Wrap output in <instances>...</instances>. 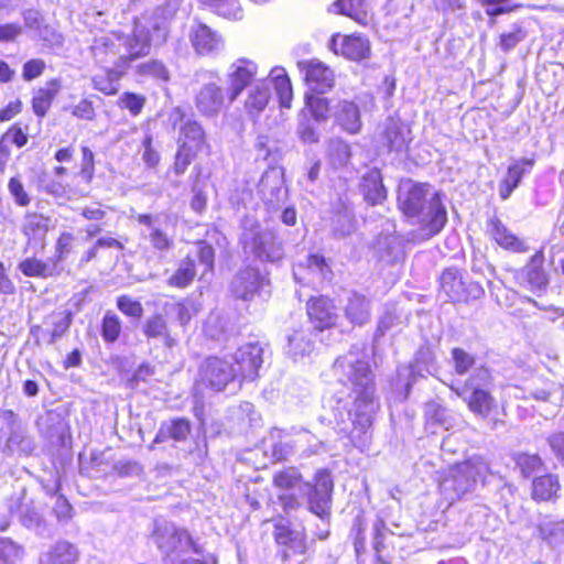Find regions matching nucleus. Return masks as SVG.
<instances>
[{
  "label": "nucleus",
  "instance_id": "55",
  "mask_svg": "<svg viewBox=\"0 0 564 564\" xmlns=\"http://www.w3.org/2000/svg\"><path fill=\"white\" fill-rule=\"evenodd\" d=\"M388 531L387 524L384 520L378 519L373 523L372 528V547L375 550V558L376 562L379 564H391L390 562L386 561L383 556L381 555V552L386 549L384 544V536L386 532Z\"/></svg>",
  "mask_w": 564,
  "mask_h": 564
},
{
  "label": "nucleus",
  "instance_id": "59",
  "mask_svg": "<svg viewBox=\"0 0 564 564\" xmlns=\"http://www.w3.org/2000/svg\"><path fill=\"white\" fill-rule=\"evenodd\" d=\"M8 191L18 206L26 207L30 205L31 196L26 192L23 182L18 176H11L9 178Z\"/></svg>",
  "mask_w": 564,
  "mask_h": 564
},
{
  "label": "nucleus",
  "instance_id": "47",
  "mask_svg": "<svg viewBox=\"0 0 564 564\" xmlns=\"http://www.w3.org/2000/svg\"><path fill=\"white\" fill-rule=\"evenodd\" d=\"M536 530L541 540L550 544H564V519L543 521Z\"/></svg>",
  "mask_w": 564,
  "mask_h": 564
},
{
  "label": "nucleus",
  "instance_id": "10",
  "mask_svg": "<svg viewBox=\"0 0 564 564\" xmlns=\"http://www.w3.org/2000/svg\"><path fill=\"white\" fill-rule=\"evenodd\" d=\"M273 540L280 549L283 562L297 555H305L310 550L305 529L294 530L290 522H283L281 517L273 524Z\"/></svg>",
  "mask_w": 564,
  "mask_h": 564
},
{
  "label": "nucleus",
  "instance_id": "28",
  "mask_svg": "<svg viewBox=\"0 0 564 564\" xmlns=\"http://www.w3.org/2000/svg\"><path fill=\"white\" fill-rule=\"evenodd\" d=\"M189 41L195 52L199 55H209L218 51L221 44V37L203 23H197L193 26Z\"/></svg>",
  "mask_w": 564,
  "mask_h": 564
},
{
  "label": "nucleus",
  "instance_id": "2",
  "mask_svg": "<svg viewBox=\"0 0 564 564\" xmlns=\"http://www.w3.org/2000/svg\"><path fill=\"white\" fill-rule=\"evenodd\" d=\"M476 379L489 383L492 380L491 370L481 365L476 376L468 377L460 386H449V389L463 400L468 411L476 417L490 421L492 426L502 424L499 414V404L492 392L476 382Z\"/></svg>",
  "mask_w": 564,
  "mask_h": 564
},
{
  "label": "nucleus",
  "instance_id": "19",
  "mask_svg": "<svg viewBox=\"0 0 564 564\" xmlns=\"http://www.w3.org/2000/svg\"><path fill=\"white\" fill-rule=\"evenodd\" d=\"M141 330L148 341L161 340L163 347L167 349H172L180 341L177 333L171 329L166 317L159 312L153 313L143 322Z\"/></svg>",
  "mask_w": 564,
  "mask_h": 564
},
{
  "label": "nucleus",
  "instance_id": "11",
  "mask_svg": "<svg viewBox=\"0 0 564 564\" xmlns=\"http://www.w3.org/2000/svg\"><path fill=\"white\" fill-rule=\"evenodd\" d=\"M308 323L316 332L335 328L338 324V312L334 299L326 294L311 295L305 303Z\"/></svg>",
  "mask_w": 564,
  "mask_h": 564
},
{
  "label": "nucleus",
  "instance_id": "42",
  "mask_svg": "<svg viewBox=\"0 0 564 564\" xmlns=\"http://www.w3.org/2000/svg\"><path fill=\"white\" fill-rule=\"evenodd\" d=\"M122 332L123 322L121 317L111 310L106 311L99 325V334L104 343H116L121 337Z\"/></svg>",
  "mask_w": 564,
  "mask_h": 564
},
{
  "label": "nucleus",
  "instance_id": "49",
  "mask_svg": "<svg viewBox=\"0 0 564 564\" xmlns=\"http://www.w3.org/2000/svg\"><path fill=\"white\" fill-rule=\"evenodd\" d=\"M516 467L520 470L522 476L530 477L531 475L540 471L544 467V463L540 455L535 453L521 452L513 456Z\"/></svg>",
  "mask_w": 564,
  "mask_h": 564
},
{
  "label": "nucleus",
  "instance_id": "61",
  "mask_svg": "<svg viewBox=\"0 0 564 564\" xmlns=\"http://www.w3.org/2000/svg\"><path fill=\"white\" fill-rule=\"evenodd\" d=\"M149 240L151 246L155 251H159L161 253L167 252L174 248V238L173 236H169L163 229L161 228H153L150 231Z\"/></svg>",
  "mask_w": 564,
  "mask_h": 564
},
{
  "label": "nucleus",
  "instance_id": "31",
  "mask_svg": "<svg viewBox=\"0 0 564 564\" xmlns=\"http://www.w3.org/2000/svg\"><path fill=\"white\" fill-rule=\"evenodd\" d=\"M345 317L352 326L361 327L371 319L369 300L359 292H351L344 308Z\"/></svg>",
  "mask_w": 564,
  "mask_h": 564
},
{
  "label": "nucleus",
  "instance_id": "14",
  "mask_svg": "<svg viewBox=\"0 0 564 564\" xmlns=\"http://www.w3.org/2000/svg\"><path fill=\"white\" fill-rule=\"evenodd\" d=\"M297 68L303 74V83L307 87L306 91L328 93L334 89L336 75L326 63L317 58H311L297 62Z\"/></svg>",
  "mask_w": 564,
  "mask_h": 564
},
{
  "label": "nucleus",
  "instance_id": "22",
  "mask_svg": "<svg viewBox=\"0 0 564 564\" xmlns=\"http://www.w3.org/2000/svg\"><path fill=\"white\" fill-rule=\"evenodd\" d=\"M195 105L203 116H215L227 102V93L224 94L223 88L215 83H208L202 86L195 97Z\"/></svg>",
  "mask_w": 564,
  "mask_h": 564
},
{
  "label": "nucleus",
  "instance_id": "33",
  "mask_svg": "<svg viewBox=\"0 0 564 564\" xmlns=\"http://www.w3.org/2000/svg\"><path fill=\"white\" fill-rule=\"evenodd\" d=\"M128 67L118 59L116 67L107 68L104 75L91 78L93 88L105 96H116L119 93V82L126 75Z\"/></svg>",
  "mask_w": 564,
  "mask_h": 564
},
{
  "label": "nucleus",
  "instance_id": "53",
  "mask_svg": "<svg viewBox=\"0 0 564 564\" xmlns=\"http://www.w3.org/2000/svg\"><path fill=\"white\" fill-rule=\"evenodd\" d=\"M24 550L9 538H0V564H15L22 560Z\"/></svg>",
  "mask_w": 564,
  "mask_h": 564
},
{
  "label": "nucleus",
  "instance_id": "3",
  "mask_svg": "<svg viewBox=\"0 0 564 564\" xmlns=\"http://www.w3.org/2000/svg\"><path fill=\"white\" fill-rule=\"evenodd\" d=\"M333 368L338 382L351 388L356 394L354 405L371 408L375 401V380L369 364L362 359L349 361L345 357H338Z\"/></svg>",
  "mask_w": 564,
  "mask_h": 564
},
{
  "label": "nucleus",
  "instance_id": "13",
  "mask_svg": "<svg viewBox=\"0 0 564 564\" xmlns=\"http://www.w3.org/2000/svg\"><path fill=\"white\" fill-rule=\"evenodd\" d=\"M153 33L156 34V41L159 43L166 42L169 35L167 31L160 24H154L151 29L134 30L127 40L128 53L120 56V63L129 68L131 62L149 55L151 44L154 40Z\"/></svg>",
  "mask_w": 564,
  "mask_h": 564
},
{
  "label": "nucleus",
  "instance_id": "24",
  "mask_svg": "<svg viewBox=\"0 0 564 564\" xmlns=\"http://www.w3.org/2000/svg\"><path fill=\"white\" fill-rule=\"evenodd\" d=\"M488 232L491 239L503 250L514 253H524L529 250L525 241L511 232L497 217L488 220Z\"/></svg>",
  "mask_w": 564,
  "mask_h": 564
},
{
  "label": "nucleus",
  "instance_id": "46",
  "mask_svg": "<svg viewBox=\"0 0 564 564\" xmlns=\"http://www.w3.org/2000/svg\"><path fill=\"white\" fill-rule=\"evenodd\" d=\"M46 319H51L52 326L46 343L52 345L68 332L73 323V313L70 311L52 312Z\"/></svg>",
  "mask_w": 564,
  "mask_h": 564
},
{
  "label": "nucleus",
  "instance_id": "9",
  "mask_svg": "<svg viewBox=\"0 0 564 564\" xmlns=\"http://www.w3.org/2000/svg\"><path fill=\"white\" fill-rule=\"evenodd\" d=\"M304 484L303 475L295 466H286L273 473L272 486L279 491L278 501L284 513L288 514L301 507L300 498L294 491Z\"/></svg>",
  "mask_w": 564,
  "mask_h": 564
},
{
  "label": "nucleus",
  "instance_id": "32",
  "mask_svg": "<svg viewBox=\"0 0 564 564\" xmlns=\"http://www.w3.org/2000/svg\"><path fill=\"white\" fill-rule=\"evenodd\" d=\"M251 251L261 261H276L282 258V243L273 234H258L251 239Z\"/></svg>",
  "mask_w": 564,
  "mask_h": 564
},
{
  "label": "nucleus",
  "instance_id": "48",
  "mask_svg": "<svg viewBox=\"0 0 564 564\" xmlns=\"http://www.w3.org/2000/svg\"><path fill=\"white\" fill-rule=\"evenodd\" d=\"M80 165L75 174L84 184L93 183L96 174V155L88 145L80 147Z\"/></svg>",
  "mask_w": 564,
  "mask_h": 564
},
{
  "label": "nucleus",
  "instance_id": "40",
  "mask_svg": "<svg viewBox=\"0 0 564 564\" xmlns=\"http://www.w3.org/2000/svg\"><path fill=\"white\" fill-rule=\"evenodd\" d=\"M79 552L77 547L67 541H57L45 553V564H77Z\"/></svg>",
  "mask_w": 564,
  "mask_h": 564
},
{
  "label": "nucleus",
  "instance_id": "38",
  "mask_svg": "<svg viewBox=\"0 0 564 564\" xmlns=\"http://www.w3.org/2000/svg\"><path fill=\"white\" fill-rule=\"evenodd\" d=\"M62 164L53 169L54 177L47 178L43 186L44 192L54 198H69L73 193L72 186L67 182L69 171Z\"/></svg>",
  "mask_w": 564,
  "mask_h": 564
},
{
  "label": "nucleus",
  "instance_id": "51",
  "mask_svg": "<svg viewBox=\"0 0 564 564\" xmlns=\"http://www.w3.org/2000/svg\"><path fill=\"white\" fill-rule=\"evenodd\" d=\"M145 102V96L133 91H123L117 100V106L128 110L132 117H138L143 111Z\"/></svg>",
  "mask_w": 564,
  "mask_h": 564
},
{
  "label": "nucleus",
  "instance_id": "15",
  "mask_svg": "<svg viewBox=\"0 0 564 564\" xmlns=\"http://www.w3.org/2000/svg\"><path fill=\"white\" fill-rule=\"evenodd\" d=\"M334 481L328 469H318L307 495L308 510L319 518L327 517L330 511Z\"/></svg>",
  "mask_w": 564,
  "mask_h": 564
},
{
  "label": "nucleus",
  "instance_id": "27",
  "mask_svg": "<svg viewBox=\"0 0 564 564\" xmlns=\"http://www.w3.org/2000/svg\"><path fill=\"white\" fill-rule=\"evenodd\" d=\"M193 424L189 419L178 416L170 421L162 422L156 432L153 442L163 443L166 441L184 442L192 433Z\"/></svg>",
  "mask_w": 564,
  "mask_h": 564
},
{
  "label": "nucleus",
  "instance_id": "18",
  "mask_svg": "<svg viewBox=\"0 0 564 564\" xmlns=\"http://www.w3.org/2000/svg\"><path fill=\"white\" fill-rule=\"evenodd\" d=\"M518 279L521 285L533 293L541 294L547 289L550 279L544 269L543 249L536 250L529 258L525 265L519 271Z\"/></svg>",
  "mask_w": 564,
  "mask_h": 564
},
{
  "label": "nucleus",
  "instance_id": "6",
  "mask_svg": "<svg viewBox=\"0 0 564 564\" xmlns=\"http://www.w3.org/2000/svg\"><path fill=\"white\" fill-rule=\"evenodd\" d=\"M436 485L438 492L454 503L473 491L476 478L469 466L456 463L436 471Z\"/></svg>",
  "mask_w": 564,
  "mask_h": 564
},
{
  "label": "nucleus",
  "instance_id": "62",
  "mask_svg": "<svg viewBox=\"0 0 564 564\" xmlns=\"http://www.w3.org/2000/svg\"><path fill=\"white\" fill-rule=\"evenodd\" d=\"M527 36L525 30L521 25H514L513 30L508 33H502L499 36L500 48L507 53L513 50Z\"/></svg>",
  "mask_w": 564,
  "mask_h": 564
},
{
  "label": "nucleus",
  "instance_id": "45",
  "mask_svg": "<svg viewBox=\"0 0 564 564\" xmlns=\"http://www.w3.org/2000/svg\"><path fill=\"white\" fill-rule=\"evenodd\" d=\"M50 217L41 213H26L22 232L29 239L41 238L48 232Z\"/></svg>",
  "mask_w": 564,
  "mask_h": 564
},
{
  "label": "nucleus",
  "instance_id": "56",
  "mask_svg": "<svg viewBox=\"0 0 564 564\" xmlns=\"http://www.w3.org/2000/svg\"><path fill=\"white\" fill-rule=\"evenodd\" d=\"M197 151H193L188 148H178L174 154L172 171L176 176L183 175L189 165L197 159Z\"/></svg>",
  "mask_w": 564,
  "mask_h": 564
},
{
  "label": "nucleus",
  "instance_id": "63",
  "mask_svg": "<svg viewBox=\"0 0 564 564\" xmlns=\"http://www.w3.org/2000/svg\"><path fill=\"white\" fill-rule=\"evenodd\" d=\"M70 113L79 120L93 121L96 118V107L90 98H82L72 107Z\"/></svg>",
  "mask_w": 564,
  "mask_h": 564
},
{
  "label": "nucleus",
  "instance_id": "50",
  "mask_svg": "<svg viewBox=\"0 0 564 564\" xmlns=\"http://www.w3.org/2000/svg\"><path fill=\"white\" fill-rule=\"evenodd\" d=\"M102 248H116L123 250V243L112 237H100L98 238L87 251L79 258L78 267H84L88 262L95 260L98 257L99 250Z\"/></svg>",
  "mask_w": 564,
  "mask_h": 564
},
{
  "label": "nucleus",
  "instance_id": "12",
  "mask_svg": "<svg viewBox=\"0 0 564 564\" xmlns=\"http://www.w3.org/2000/svg\"><path fill=\"white\" fill-rule=\"evenodd\" d=\"M199 380L214 391H223L228 384L237 382L230 359L218 356L205 358L198 368Z\"/></svg>",
  "mask_w": 564,
  "mask_h": 564
},
{
  "label": "nucleus",
  "instance_id": "52",
  "mask_svg": "<svg viewBox=\"0 0 564 564\" xmlns=\"http://www.w3.org/2000/svg\"><path fill=\"white\" fill-rule=\"evenodd\" d=\"M451 356L454 371L458 376L466 375L476 364V357L462 347L452 348Z\"/></svg>",
  "mask_w": 564,
  "mask_h": 564
},
{
  "label": "nucleus",
  "instance_id": "57",
  "mask_svg": "<svg viewBox=\"0 0 564 564\" xmlns=\"http://www.w3.org/2000/svg\"><path fill=\"white\" fill-rule=\"evenodd\" d=\"M46 62L40 57L26 59L22 64L21 77L25 83H31L40 78L46 70Z\"/></svg>",
  "mask_w": 564,
  "mask_h": 564
},
{
  "label": "nucleus",
  "instance_id": "37",
  "mask_svg": "<svg viewBox=\"0 0 564 564\" xmlns=\"http://www.w3.org/2000/svg\"><path fill=\"white\" fill-rule=\"evenodd\" d=\"M335 13L349 18L361 26L369 24V12L365 0H335Z\"/></svg>",
  "mask_w": 564,
  "mask_h": 564
},
{
  "label": "nucleus",
  "instance_id": "21",
  "mask_svg": "<svg viewBox=\"0 0 564 564\" xmlns=\"http://www.w3.org/2000/svg\"><path fill=\"white\" fill-rule=\"evenodd\" d=\"M332 117L334 123L348 134H357L362 128L360 109L351 99H338Z\"/></svg>",
  "mask_w": 564,
  "mask_h": 564
},
{
  "label": "nucleus",
  "instance_id": "60",
  "mask_svg": "<svg viewBox=\"0 0 564 564\" xmlns=\"http://www.w3.org/2000/svg\"><path fill=\"white\" fill-rule=\"evenodd\" d=\"M366 521L362 517L355 518L351 527L352 544L356 556L359 557L366 551Z\"/></svg>",
  "mask_w": 564,
  "mask_h": 564
},
{
  "label": "nucleus",
  "instance_id": "26",
  "mask_svg": "<svg viewBox=\"0 0 564 564\" xmlns=\"http://www.w3.org/2000/svg\"><path fill=\"white\" fill-rule=\"evenodd\" d=\"M534 165V159L522 158L507 167L505 177L499 183V195L502 200L508 199L519 186L523 175Z\"/></svg>",
  "mask_w": 564,
  "mask_h": 564
},
{
  "label": "nucleus",
  "instance_id": "16",
  "mask_svg": "<svg viewBox=\"0 0 564 564\" xmlns=\"http://www.w3.org/2000/svg\"><path fill=\"white\" fill-rule=\"evenodd\" d=\"M332 50L336 55L352 62H361L371 56V43L366 35L351 33L332 36Z\"/></svg>",
  "mask_w": 564,
  "mask_h": 564
},
{
  "label": "nucleus",
  "instance_id": "36",
  "mask_svg": "<svg viewBox=\"0 0 564 564\" xmlns=\"http://www.w3.org/2000/svg\"><path fill=\"white\" fill-rule=\"evenodd\" d=\"M561 485L558 477L553 474H544L532 480V499L536 502L555 500L558 497Z\"/></svg>",
  "mask_w": 564,
  "mask_h": 564
},
{
  "label": "nucleus",
  "instance_id": "1",
  "mask_svg": "<svg viewBox=\"0 0 564 564\" xmlns=\"http://www.w3.org/2000/svg\"><path fill=\"white\" fill-rule=\"evenodd\" d=\"M431 185L427 182L406 180L397 189V208L408 219H419L420 230L432 238L438 235L447 224V209L440 192H434L429 200L427 212L423 215L424 203Z\"/></svg>",
  "mask_w": 564,
  "mask_h": 564
},
{
  "label": "nucleus",
  "instance_id": "23",
  "mask_svg": "<svg viewBox=\"0 0 564 564\" xmlns=\"http://www.w3.org/2000/svg\"><path fill=\"white\" fill-rule=\"evenodd\" d=\"M62 89L59 78H51L45 86L39 87L32 94L30 105L34 116L41 122L52 109V106Z\"/></svg>",
  "mask_w": 564,
  "mask_h": 564
},
{
  "label": "nucleus",
  "instance_id": "43",
  "mask_svg": "<svg viewBox=\"0 0 564 564\" xmlns=\"http://www.w3.org/2000/svg\"><path fill=\"white\" fill-rule=\"evenodd\" d=\"M89 50L94 61L100 66L111 62L116 64V58L121 56L115 42L108 37L95 40Z\"/></svg>",
  "mask_w": 564,
  "mask_h": 564
},
{
  "label": "nucleus",
  "instance_id": "30",
  "mask_svg": "<svg viewBox=\"0 0 564 564\" xmlns=\"http://www.w3.org/2000/svg\"><path fill=\"white\" fill-rule=\"evenodd\" d=\"M325 93L305 91L303 96V110L316 122H325L334 111L333 99L325 97Z\"/></svg>",
  "mask_w": 564,
  "mask_h": 564
},
{
  "label": "nucleus",
  "instance_id": "64",
  "mask_svg": "<svg viewBox=\"0 0 564 564\" xmlns=\"http://www.w3.org/2000/svg\"><path fill=\"white\" fill-rule=\"evenodd\" d=\"M546 443L553 455L564 465V432L556 431L551 433L546 437Z\"/></svg>",
  "mask_w": 564,
  "mask_h": 564
},
{
  "label": "nucleus",
  "instance_id": "29",
  "mask_svg": "<svg viewBox=\"0 0 564 564\" xmlns=\"http://www.w3.org/2000/svg\"><path fill=\"white\" fill-rule=\"evenodd\" d=\"M177 147L183 149L188 148L197 152H202L205 149L208 150L209 144L202 124L196 120H187L182 124L180 128Z\"/></svg>",
  "mask_w": 564,
  "mask_h": 564
},
{
  "label": "nucleus",
  "instance_id": "41",
  "mask_svg": "<svg viewBox=\"0 0 564 564\" xmlns=\"http://www.w3.org/2000/svg\"><path fill=\"white\" fill-rule=\"evenodd\" d=\"M270 90L267 85H256L247 94L243 102L246 112L254 118L258 117L270 101Z\"/></svg>",
  "mask_w": 564,
  "mask_h": 564
},
{
  "label": "nucleus",
  "instance_id": "17",
  "mask_svg": "<svg viewBox=\"0 0 564 564\" xmlns=\"http://www.w3.org/2000/svg\"><path fill=\"white\" fill-rule=\"evenodd\" d=\"M358 192L368 206L382 205L388 199V187L383 182V173L380 167L367 169L358 181Z\"/></svg>",
  "mask_w": 564,
  "mask_h": 564
},
{
  "label": "nucleus",
  "instance_id": "20",
  "mask_svg": "<svg viewBox=\"0 0 564 564\" xmlns=\"http://www.w3.org/2000/svg\"><path fill=\"white\" fill-rule=\"evenodd\" d=\"M258 73V66L254 62L241 58L229 73V87L227 89V102L232 104L240 94L251 85Z\"/></svg>",
  "mask_w": 564,
  "mask_h": 564
},
{
  "label": "nucleus",
  "instance_id": "58",
  "mask_svg": "<svg viewBox=\"0 0 564 564\" xmlns=\"http://www.w3.org/2000/svg\"><path fill=\"white\" fill-rule=\"evenodd\" d=\"M74 240V234L70 231L59 234L55 242V257L52 259L55 265L61 267V262L70 253Z\"/></svg>",
  "mask_w": 564,
  "mask_h": 564
},
{
  "label": "nucleus",
  "instance_id": "4",
  "mask_svg": "<svg viewBox=\"0 0 564 564\" xmlns=\"http://www.w3.org/2000/svg\"><path fill=\"white\" fill-rule=\"evenodd\" d=\"M197 247V261L191 256L186 254L182 258L167 276L166 285L171 289L185 290L189 288L197 278V268L202 267L199 279L206 275H213L216 265V251L214 247L206 240L199 239L195 241Z\"/></svg>",
  "mask_w": 564,
  "mask_h": 564
},
{
  "label": "nucleus",
  "instance_id": "35",
  "mask_svg": "<svg viewBox=\"0 0 564 564\" xmlns=\"http://www.w3.org/2000/svg\"><path fill=\"white\" fill-rule=\"evenodd\" d=\"M368 409L354 405L352 429L347 435L354 446L369 443L368 432L372 426V416L371 411H367Z\"/></svg>",
  "mask_w": 564,
  "mask_h": 564
},
{
  "label": "nucleus",
  "instance_id": "5",
  "mask_svg": "<svg viewBox=\"0 0 564 564\" xmlns=\"http://www.w3.org/2000/svg\"><path fill=\"white\" fill-rule=\"evenodd\" d=\"M152 538L164 556L175 564H186V557L191 552L200 553L199 545L191 533L183 528L174 525L156 527L152 531Z\"/></svg>",
  "mask_w": 564,
  "mask_h": 564
},
{
  "label": "nucleus",
  "instance_id": "54",
  "mask_svg": "<svg viewBox=\"0 0 564 564\" xmlns=\"http://www.w3.org/2000/svg\"><path fill=\"white\" fill-rule=\"evenodd\" d=\"M117 308L126 316L139 321L144 314L142 303L127 294L117 296Z\"/></svg>",
  "mask_w": 564,
  "mask_h": 564
},
{
  "label": "nucleus",
  "instance_id": "7",
  "mask_svg": "<svg viewBox=\"0 0 564 564\" xmlns=\"http://www.w3.org/2000/svg\"><path fill=\"white\" fill-rule=\"evenodd\" d=\"M438 293L448 299L451 303H469L485 294L482 286L464 279L458 269L446 268L438 278Z\"/></svg>",
  "mask_w": 564,
  "mask_h": 564
},
{
  "label": "nucleus",
  "instance_id": "8",
  "mask_svg": "<svg viewBox=\"0 0 564 564\" xmlns=\"http://www.w3.org/2000/svg\"><path fill=\"white\" fill-rule=\"evenodd\" d=\"M231 366L239 386L259 378L263 364V348L259 343H246L230 356Z\"/></svg>",
  "mask_w": 564,
  "mask_h": 564
},
{
  "label": "nucleus",
  "instance_id": "39",
  "mask_svg": "<svg viewBox=\"0 0 564 564\" xmlns=\"http://www.w3.org/2000/svg\"><path fill=\"white\" fill-rule=\"evenodd\" d=\"M352 158L351 145L339 137L327 141L326 159L333 169L346 167Z\"/></svg>",
  "mask_w": 564,
  "mask_h": 564
},
{
  "label": "nucleus",
  "instance_id": "25",
  "mask_svg": "<svg viewBox=\"0 0 564 564\" xmlns=\"http://www.w3.org/2000/svg\"><path fill=\"white\" fill-rule=\"evenodd\" d=\"M261 276L258 269L246 268L240 270L232 281L231 292L236 299L250 301L259 293Z\"/></svg>",
  "mask_w": 564,
  "mask_h": 564
},
{
  "label": "nucleus",
  "instance_id": "44",
  "mask_svg": "<svg viewBox=\"0 0 564 564\" xmlns=\"http://www.w3.org/2000/svg\"><path fill=\"white\" fill-rule=\"evenodd\" d=\"M273 89L281 108L291 109L294 99L293 85L284 69L271 77Z\"/></svg>",
  "mask_w": 564,
  "mask_h": 564
},
{
  "label": "nucleus",
  "instance_id": "34",
  "mask_svg": "<svg viewBox=\"0 0 564 564\" xmlns=\"http://www.w3.org/2000/svg\"><path fill=\"white\" fill-rule=\"evenodd\" d=\"M19 271L26 278L47 279L57 276L62 272V267L55 265L52 261L46 262L36 257H26L18 264Z\"/></svg>",
  "mask_w": 564,
  "mask_h": 564
}]
</instances>
